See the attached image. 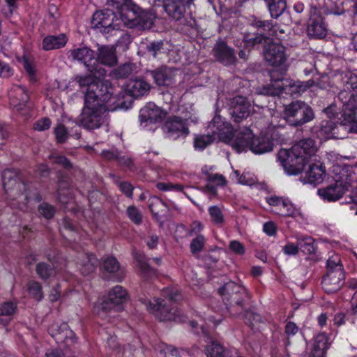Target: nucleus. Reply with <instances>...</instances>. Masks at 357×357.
Returning a JSON list of instances; mask_svg holds the SVG:
<instances>
[{"label": "nucleus", "mask_w": 357, "mask_h": 357, "mask_svg": "<svg viewBox=\"0 0 357 357\" xmlns=\"http://www.w3.org/2000/svg\"><path fill=\"white\" fill-rule=\"evenodd\" d=\"M314 132L321 140L332 138L342 139L344 137V134L348 132L341 127V122L339 126H337L331 120H323L318 126H314Z\"/></svg>", "instance_id": "nucleus-17"}, {"label": "nucleus", "mask_w": 357, "mask_h": 357, "mask_svg": "<svg viewBox=\"0 0 357 357\" xmlns=\"http://www.w3.org/2000/svg\"><path fill=\"white\" fill-rule=\"evenodd\" d=\"M277 213L282 215L296 218L302 216V213L299 208L296 207L288 199H284V205L281 204L278 209Z\"/></svg>", "instance_id": "nucleus-37"}, {"label": "nucleus", "mask_w": 357, "mask_h": 357, "mask_svg": "<svg viewBox=\"0 0 357 357\" xmlns=\"http://www.w3.org/2000/svg\"><path fill=\"white\" fill-rule=\"evenodd\" d=\"M212 54L215 60L225 66L235 65L237 61L234 49L222 40L216 42L212 50Z\"/></svg>", "instance_id": "nucleus-19"}, {"label": "nucleus", "mask_w": 357, "mask_h": 357, "mask_svg": "<svg viewBox=\"0 0 357 357\" xmlns=\"http://www.w3.org/2000/svg\"><path fill=\"white\" fill-rule=\"evenodd\" d=\"M163 47L164 43L162 40L153 41L146 45V50L147 53L156 58L161 53Z\"/></svg>", "instance_id": "nucleus-50"}, {"label": "nucleus", "mask_w": 357, "mask_h": 357, "mask_svg": "<svg viewBox=\"0 0 357 357\" xmlns=\"http://www.w3.org/2000/svg\"><path fill=\"white\" fill-rule=\"evenodd\" d=\"M238 183L242 185H253L257 183L256 176L250 172H244L238 178Z\"/></svg>", "instance_id": "nucleus-55"}, {"label": "nucleus", "mask_w": 357, "mask_h": 357, "mask_svg": "<svg viewBox=\"0 0 357 357\" xmlns=\"http://www.w3.org/2000/svg\"><path fill=\"white\" fill-rule=\"evenodd\" d=\"M156 14L152 9H143L132 0L126 3V10L121 11L120 20L128 28H137L141 30L152 27Z\"/></svg>", "instance_id": "nucleus-3"}, {"label": "nucleus", "mask_w": 357, "mask_h": 357, "mask_svg": "<svg viewBox=\"0 0 357 357\" xmlns=\"http://www.w3.org/2000/svg\"><path fill=\"white\" fill-rule=\"evenodd\" d=\"M272 141L266 137H254L251 140L248 149L256 154H263L273 150Z\"/></svg>", "instance_id": "nucleus-30"}, {"label": "nucleus", "mask_w": 357, "mask_h": 357, "mask_svg": "<svg viewBox=\"0 0 357 357\" xmlns=\"http://www.w3.org/2000/svg\"><path fill=\"white\" fill-rule=\"evenodd\" d=\"M271 89H287L288 88H296V89H307L315 86L313 79H309L305 82L295 81L290 78L281 77L273 79V75H271ZM262 89H271L269 87L264 86Z\"/></svg>", "instance_id": "nucleus-23"}, {"label": "nucleus", "mask_w": 357, "mask_h": 357, "mask_svg": "<svg viewBox=\"0 0 357 357\" xmlns=\"http://www.w3.org/2000/svg\"><path fill=\"white\" fill-rule=\"evenodd\" d=\"M251 25L255 28L264 31H272L274 24L272 20H262L257 17H254L252 20Z\"/></svg>", "instance_id": "nucleus-46"}, {"label": "nucleus", "mask_w": 357, "mask_h": 357, "mask_svg": "<svg viewBox=\"0 0 357 357\" xmlns=\"http://www.w3.org/2000/svg\"><path fill=\"white\" fill-rule=\"evenodd\" d=\"M17 305L13 302H5L0 305V325L8 324L15 313Z\"/></svg>", "instance_id": "nucleus-33"}, {"label": "nucleus", "mask_w": 357, "mask_h": 357, "mask_svg": "<svg viewBox=\"0 0 357 357\" xmlns=\"http://www.w3.org/2000/svg\"><path fill=\"white\" fill-rule=\"evenodd\" d=\"M21 96L22 98L21 101L18 102L16 98H13L10 100L11 105L16 108L17 111H22L24 109V107L26 105L29 98V95L26 91L21 93Z\"/></svg>", "instance_id": "nucleus-57"}, {"label": "nucleus", "mask_w": 357, "mask_h": 357, "mask_svg": "<svg viewBox=\"0 0 357 357\" xmlns=\"http://www.w3.org/2000/svg\"><path fill=\"white\" fill-rule=\"evenodd\" d=\"M338 98L342 102V113L339 119L341 127L349 132L357 133V91H340Z\"/></svg>", "instance_id": "nucleus-4"}, {"label": "nucleus", "mask_w": 357, "mask_h": 357, "mask_svg": "<svg viewBox=\"0 0 357 357\" xmlns=\"http://www.w3.org/2000/svg\"><path fill=\"white\" fill-rule=\"evenodd\" d=\"M205 237L202 235H197L190 243V250L193 254L198 253L203 250L205 243Z\"/></svg>", "instance_id": "nucleus-51"}, {"label": "nucleus", "mask_w": 357, "mask_h": 357, "mask_svg": "<svg viewBox=\"0 0 357 357\" xmlns=\"http://www.w3.org/2000/svg\"><path fill=\"white\" fill-rule=\"evenodd\" d=\"M193 0H167V8L172 15L176 16L180 13H185V6Z\"/></svg>", "instance_id": "nucleus-35"}, {"label": "nucleus", "mask_w": 357, "mask_h": 357, "mask_svg": "<svg viewBox=\"0 0 357 357\" xmlns=\"http://www.w3.org/2000/svg\"><path fill=\"white\" fill-rule=\"evenodd\" d=\"M344 274L340 268L335 272H327L322 280L324 291L328 294L337 291L343 285Z\"/></svg>", "instance_id": "nucleus-24"}, {"label": "nucleus", "mask_w": 357, "mask_h": 357, "mask_svg": "<svg viewBox=\"0 0 357 357\" xmlns=\"http://www.w3.org/2000/svg\"><path fill=\"white\" fill-rule=\"evenodd\" d=\"M56 138L58 142H64L68 137V132L63 126H59L54 130Z\"/></svg>", "instance_id": "nucleus-64"}, {"label": "nucleus", "mask_w": 357, "mask_h": 357, "mask_svg": "<svg viewBox=\"0 0 357 357\" xmlns=\"http://www.w3.org/2000/svg\"><path fill=\"white\" fill-rule=\"evenodd\" d=\"M164 301L160 298H155L153 301H148L144 302L147 310L154 314V316L160 321H176L177 309L169 307L163 303Z\"/></svg>", "instance_id": "nucleus-16"}, {"label": "nucleus", "mask_w": 357, "mask_h": 357, "mask_svg": "<svg viewBox=\"0 0 357 357\" xmlns=\"http://www.w3.org/2000/svg\"><path fill=\"white\" fill-rule=\"evenodd\" d=\"M167 112L153 102H149L139 111V121L141 128L149 130L151 126H158L167 117Z\"/></svg>", "instance_id": "nucleus-12"}, {"label": "nucleus", "mask_w": 357, "mask_h": 357, "mask_svg": "<svg viewBox=\"0 0 357 357\" xmlns=\"http://www.w3.org/2000/svg\"><path fill=\"white\" fill-rule=\"evenodd\" d=\"M96 60L94 66L98 68L105 69L102 66L113 67L117 64V56L116 47L114 45H102L98 44V48L96 53Z\"/></svg>", "instance_id": "nucleus-21"}, {"label": "nucleus", "mask_w": 357, "mask_h": 357, "mask_svg": "<svg viewBox=\"0 0 357 357\" xmlns=\"http://www.w3.org/2000/svg\"><path fill=\"white\" fill-rule=\"evenodd\" d=\"M231 114L235 121L248 116L250 114V105L243 96H236L231 101Z\"/></svg>", "instance_id": "nucleus-26"}, {"label": "nucleus", "mask_w": 357, "mask_h": 357, "mask_svg": "<svg viewBox=\"0 0 357 357\" xmlns=\"http://www.w3.org/2000/svg\"><path fill=\"white\" fill-rule=\"evenodd\" d=\"M325 176V169L321 165H310L305 173L303 181L305 183L317 184L322 182Z\"/></svg>", "instance_id": "nucleus-31"}, {"label": "nucleus", "mask_w": 357, "mask_h": 357, "mask_svg": "<svg viewBox=\"0 0 357 357\" xmlns=\"http://www.w3.org/2000/svg\"><path fill=\"white\" fill-rule=\"evenodd\" d=\"M135 259L138 263V266L139 267L141 271L144 274H148L152 272V270L150 268L149 264L146 263L145 257L141 255L135 253L134 255Z\"/></svg>", "instance_id": "nucleus-58"}, {"label": "nucleus", "mask_w": 357, "mask_h": 357, "mask_svg": "<svg viewBox=\"0 0 357 357\" xmlns=\"http://www.w3.org/2000/svg\"><path fill=\"white\" fill-rule=\"evenodd\" d=\"M2 176L4 190L9 197L13 199L28 201L26 185L15 171L6 169Z\"/></svg>", "instance_id": "nucleus-11"}, {"label": "nucleus", "mask_w": 357, "mask_h": 357, "mask_svg": "<svg viewBox=\"0 0 357 357\" xmlns=\"http://www.w3.org/2000/svg\"><path fill=\"white\" fill-rule=\"evenodd\" d=\"M229 248L231 252L238 255H243L245 252V246L238 241H230Z\"/></svg>", "instance_id": "nucleus-62"}, {"label": "nucleus", "mask_w": 357, "mask_h": 357, "mask_svg": "<svg viewBox=\"0 0 357 357\" xmlns=\"http://www.w3.org/2000/svg\"><path fill=\"white\" fill-rule=\"evenodd\" d=\"M135 67V64L133 63H125L117 68L112 70L109 75L115 79H124L133 72Z\"/></svg>", "instance_id": "nucleus-36"}, {"label": "nucleus", "mask_w": 357, "mask_h": 357, "mask_svg": "<svg viewBox=\"0 0 357 357\" xmlns=\"http://www.w3.org/2000/svg\"><path fill=\"white\" fill-rule=\"evenodd\" d=\"M205 353L208 357H227V353L223 347L216 342H213L208 345L206 347Z\"/></svg>", "instance_id": "nucleus-41"}, {"label": "nucleus", "mask_w": 357, "mask_h": 357, "mask_svg": "<svg viewBox=\"0 0 357 357\" xmlns=\"http://www.w3.org/2000/svg\"><path fill=\"white\" fill-rule=\"evenodd\" d=\"M208 213L210 215L211 221L217 225H222L224 222L225 218L222 210L217 206H210L208 208Z\"/></svg>", "instance_id": "nucleus-45"}, {"label": "nucleus", "mask_w": 357, "mask_h": 357, "mask_svg": "<svg viewBox=\"0 0 357 357\" xmlns=\"http://www.w3.org/2000/svg\"><path fill=\"white\" fill-rule=\"evenodd\" d=\"M158 357H179L176 349L169 345H162L158 353Z\"/></svg>", "instance_id": "nucleus-54"}, {"label": "nucleus", "mask_w": 357, "mask_h": 357, "mask_svg": "<svg viewBox=\"0 0 357 357\" xmlns=\"http://www.w3.org/2000/svg\"><path fill=\"white\" fill-rule=\"evenodd\" d=\"M253 138L252 131L247 128H241L234 131L229 144L238 153L246 151Z\"/></svg>", "instance_id": "nucleus-22"}, {"label": "nucleus", "mask_w": 357, "mask_h": 357, "mask_svg": "<svg viewBox=\"0 0 357 357\" xmlns=\"http://www.w3.org/2000/svg\"><path fill=\"white\" fill-rule=\"evenodd\" d=\"M283 115L287 122L294 126H302L314 119L311 107L302 101H296L287 105Z\"/></svg>", "instance_id": "nucleus-10"}, {"label": "nucleus", "mask_w": 357, "mask_h": 357, "mask_svg": "<svg viewBox=\"0 0 357 357\" xmlns=\"http://www.w3.org/2000/svg\"><path fill=\"white\" fill-rule=\"evenodd\" d=\"M324 13L326 15H342L345 13L342 0H327L324 6Z\"/></svg>", "instance_id": "nucleus-34"}, {"label": "nucleus", "mask_w": 357, "mask_h": 357, "mask_svg": "<svg viewBox=\"0 0 357 357\" xmlns=\"http://www.w3.org/2000/svg\"><path fill=\"white\" fill-rule=\"evenodd\" d=\"M23 67L28 74L29 81L32 83L37 82V77L36 76L35 66L31 63L27 58H24L23 60Z\"/></svg>", "instance_id": "nucleus-52"}, {"label": "nucleus", "mask_w": 357, "mask_h": 357, "mask_svg": "<svg viewBox=\"0 0 357 357\" xmlns=\"http://www.w3.org/2000/svg\"><path fill=\"white\" fill-rule=\"evenodd\" d=\"M264 59L268 66L278 68L281 72L287 70L286 47L280 43H268L264 50Z\"/></svg>", "instance_id": "nucleus-13"}, {"label": "nucleus", "mask_w": 357, "mask_h": 357, "mask_svg": "<svg viewBox=\"0 0 357 357\" xmlns=\"http://www.w3.org/2000/svg\"><path fill=\"white\" fill-rule=\"evenodd\" d=\"M146 1H147L148 3L152 6H162L164 7L165 12L167 13V14L168 15V16L169 17H171L172 19H173L176 21L181 22V23L183 22V20L184 18L185 13H180V15H177L176 16L172 15V13L168 12L167 8V0H146Z\"/></svg>", "instance_id": "nucleus-43"}, {"label": "nucleus", "mask_w": 357, "mask_h": 357, "mask_svg": "<svg viewBox=\"0 0 357 357\" xmlns=\"http://www.w3.org/2000/svg\"><path fill=\"white\" fill-rule=\"evenodd\" d=\"M77 266L83 275L93 273L98 265V259L93 254H81L77 259Z\"/></svg>", "instance_id": "nucleus-27"}, {"label": "nucleus", "mask_w": 357, "mask_h": 357, "mask_svg": "<svg viewBox=\"0 0 357 357\" xmlns=\"http://www.w3.org/2000/svg\"><path fill=\"white\" fill-rule=\"evenodd\" d=\"M148 76H151L159 87L169 86L174 80L173 69L166 66H161L154 70H146L143 77L132 80L131 89H151V84L147 81Z\"/></svg>", "instance_id": "nucleus-6"}, {"label": "nucleus", "mask_w": 357, "mask_h": 357, "mask_svg": "<svg viewBox=\"0 0 357 357\" xmlns=\"http://www.w3.org/2000/svg\"><path fill=\"white\" fill-rule=\"evenodd\" d=\"M127 213L129 218L135 224L139 225L142 222V215L138 209L133 206H129L127 208Z\"/></svg>", "instance_id": "nucleus-59"}, {"label": "nucleus", "mask_w": 357, "mask_h": 357, "mask_svg": "<svg viewBox=\"0 0 357 357\" xmlns=\"http://www.w3.org/2000/svg\"><path fill=\"white\" fill-rule=\"evenodd\" d=\"M333 183L325 188H319L317 191L318 195L324 200L334 202L340 199L351 181V178L347 174V170L344 168L340 169L333 177Z\"/></svg>", "instance_id": "nucleus-8"}, {"label": "nucleus", "mask_w": 357, "mask_h": 357, "mask_svg": "<svg viewBox=\"0 0 357 357\" xmlns=\"http://www.w3.org/2000/svg\"><path fill=\"white\" fill-rule=\"evenodd\" d=\"M51 336L59 344V350L54 354L55 357H72L69 348L76 342L74 332L66 323L53 324L49 328Z\"/></svg>", "instance_id": "nucleus-7"}, {"label": "nucleus", "mask_w": 357, "mask_h": 357, "mask_svg": "<svg viewBox=\"0 0 357 357\" xmlns=\"http://www.w3.org/2000/svg\"><path fill=\"white\" fill-rule=\"evenodd\" d=\"M102 268L109 273H123L119 261L113 257H107L103 260Z\"/></svg>", "instance_id": "nucleus-40"}, {"label": "nucleus", "mask_w": 357, "mask_h": 357, "mask_svg": "<svg viewBox=\"0 0 357 357\" xmlns=\"http://www.w3.org/2000/svg\"><path fill=\"white\" fill-rule=\"evenodd\" d=\"M36 272L42 279H47L55 275V270L50 266L40 263L36 266Z\"/></svg>", "instance_id": "nucleus-48"}, {"label": "nucleus", "mask_w": 357, "mask_h": 357, "mask_svg": "<svg viewBox=\"0 0 357 357\" xmlns=\"http://www.w3.org/2000/svg\"><path fill=\"white\" fill-rule=\"evenodd\" d=\"M29 294L36 301H40L43 298L42 287L39 282L31 281L27 284Z\"/></svg>", "instance_id": "nucleus-44"}, {"label": "nucleus", "mask_w": 357, "mask_h": 357, "mask_svg": "<svg viewBox=\"0 0 357 357\" xmlns=\"http://www.w3.org/2000/svg\"><path fill=\"white\" fill-rule=\"evenodd\" d=\"M266 5L271 17L275 19L282 15L287 8L285 0H276Z\"/></svg>", "instance_id": "nucleus-38"}, {"label": "nucleus", "mask_w": 357, "mask_h": 357, "mask_svg": "<svg viewBox=\"0 0 357 357\" xmlns=\"http://www.w3.org/2000/svg\"><path fill=\"white\" fill-rule=\"evenodd\" d=\"M344 89H357V75L347 72L342 77Z\"/></svg>", "instance_id": "nucleus-47"}, {"label": "nucleus", "mask_w": 357, "mask_h": 357, "mask_svg": "<svg viewBox=\"0 0 357 357\" xmlns=\"http://www.w3.org/2000/svg\"><path fill=\"white\" fill-rule=\"evenodd\" d=\"M328 348V340L324 333L316 336L311 356L310 357H324L326 350Z\"/></svg>", "instance_id": "nucleus-32"}, {"label": "nucleus", "mask_w": 357, "mask_h": 357, "mask_svg": "<svg viewBox=\"0 0 357 357\" xmlns=\"http://www.w3.org/2000/svg\"><path fill=\"white\" fill-rule=\"evenodd\" d=\"M306 31L310 38L314 39H322L327 34V29L324 18L317 6H310Z\"/></svg>", "instance_id": "nucleus-14"}, {"label": "nucleus", "mask_w": 357, "mask_h": 357, "mask_svg": "<svg viewBox=\"0 0 357 357\" xmlns=\"http://www.w3.org/2000/svg\"><path fill=\"white\" fill-rule=\"evenodd\" d=\"M68 56L72 57L74 60L82 63L86 68L87 70L92 74H97L99 77H105L107 71L105 69L98 68L94 66L96 60L95 59L94 52L87 47H82L70 50L68 51Z\"/></svg>", "instance_id": "nucleus-15"}, {"label": "nucleus", "mask_w": 357, "mask_h": 357, "mask_svg": "<svg viewBox=\"0 0 357 357\" xmlns=\"http://www.w3.org/2000/svg\"><path fill=\"white\" fill-rule=\"evenodd\" d=\"M128 298V294L123 287L115 286L109 291L107 298L95 305V312L101 318L107 319L109 314L121 310Z\"/></svg>", "instance_id": "nucleus-5"}, {"label": "nucleus", "mask_w": 357, "mask_h": 357, "mask_svg": "<svg viewBox=\"0 0 357 357\" xmlns=\"http://www.w3.org/2000/svg\"><path fill=\"white\" fill-rule=\"evenodd\" d=\"M164 129L172 139L185 137L189 132L185 122L176 116L169 118L165 123Z\"/></svg>", "instance_id": "nucleus-25"}, {"label": "nucleus", "mask_w": 357, "mask_h": 357, "mask_svg": "<svg viewBox=\"0 0 357 357\" xmlns=\"http://www.w3.org/2000/svg\"><path fill=\"white\" fill-rule=\"evenodd\" d=\"M38 212L46 219H50L54 216L55 209L52 206L43 203L38 206Z\"/></svg>", "instance_id": "nucleus-56"}, {"label": "nucleus", "mask_w": 357, "mask_h": 357, "mask_svg": "<svg viewBox=\"0 0 357 357\" xmlns=\"http://www.w3.org/2000/svg\"><path fill=\"white\" fill-rule=\"evenodd\" d=\"M68 42L66 36L61 33L56 36L50 35L45 37L42 42V48L45 51H50L63 47Z\"/></svg>", "instance_id": "nucleus-29"}, {"label": "nucleus", "mask_w": 357, "mask_h": 357, "mask_svg": "<svg viewBox=\"0 0 357 357\" xmlns=\"http://www.w3.org/2000/svg\"><path fill=\"white\" fill-rule=\"evenodd\" d=\"M207 130L214 136V139L218 138L220 140L229 143L233 136L234 131L230 123L224 121L220 116H215L209 123Z\"/></svg>", "instance_id": "nucleus-18"}, {"label": "nucleus", "mask_w": 357, "mask_h": 357, "mask_svg": "<svg viewBox=\"0 0 357 357\" xmlns=\"http://www.w3.org/2000/svg\"><path fill=\"white\" fill-rule=\"evenodd\" d=\"M146 95L147 91H86L78 123L88 130L98 128L107 121L109 112L128 109L135 99Z\"/></svg>", "instance_id": "nucleus-1"}, {"label": "nucleus", "mask_w": 357, "mask_h": 357, "mask_svg": "<svg viewBox=\"0 0 357 357\" xmlns=\"http://www.w3.org/2000/svg\"><path fill=\"white\" fill-rule=\"evenodd\" d=\"M220 294L224 296V300L229 301L231 307L233 305L242 307V303L245 296V289L234 282L226 283L219 289Z\"/></svg>", "instance_id": "nucleus-20"}, {"label": "nucleus", "mask_w": 357, "mask_h": 357, "mask_svg": "<svg viewBox=\"0 0 357 357\" xmlns=\"http://www.w3.org/2000/svg\"><path fill=\"white\" fill-rule=\"evenodd\" d=\"M119 20L116 17L114 12L109 9L96 11L91 18V28L105 35L107 38L109 36L116 35L120 27L116 22Z\"/></svg>", "instance_id": "nucleus-9"}, {"label": "nucleus", "mask_w": 357, "mask_h": 357, "mask_svg": "<svg viewBox=\"0 0 357 357\" xmlns=\"http://www.w3.org/2000/svg\"><path fill=\"white\" fill-rule=\"evenodd\" d=\"M260 321L261 317L259 314L253 313L252 312H246L245 321L252 328L257 327L258 324L260 322Z\"/></svg>", "instance_id": "nucleus-60"}, {"label": "nucleus", "mask_w": 357, "mask_h": 357, "mask_svg": "<svg viewBox=\"0 0 357 357\" xmlns=\"http://www.w3.org/2000/svg\"><path fill=\"white\" fill-rule=\"evenodd\" d=\"M131 41L132 38L129 33H122L120 38L118 39L116 45L121 47L124 50L128 48Z\"/></svg>", "instance_id": "nucleus-61"}, {"label": "nucleus", "mask_w": 357, "mask_h": 357, "mask_svg": "<svg viewBox=\"0 0 357 357\" xmlns=\"http://www.w3.org/2000/svg\"><path fill=\"white\" fill-rule=\"evenodd\" d=\"M298 245L305 254H312L314 251V240L310 236H302L297 238Z\"/></svg>", "instance_id": "nucleus-42"}, {"label": "nucleus", "mask_w": 357, "mask_h": 357, "mask_svg": "<svg viewBox=\"0 0 357 357\" xmlns=\"http://www.w3.org/2000/svg\"><path fill=\"white\" fill-rule=\"evenodd\" d=\"M327 272H335L338 268L343 271L342 266L340 264V258L338 255L332 254L327 260Z\"/></svg>", "instance_id": "nucleus-49"}, {"label": "nucleus", "mask_w": 357, "mask_h": 357, "mask_svg": "<svg viewBox=\"0 0 357 357\" xmlns=\"http://www.w3.org/2000/svg\"><path fill=\"white\" fill-rule=\"evenodd\" d=\"M316 151L314 141L306 139L299 141L290 149L280 150L278 157L289 174H297L303 169L308 159L315 154Z\"/></svg>", "instance_id": "nucleus-2"}, {"label": "nucleus", "mask_w": 357, "mask_h": 357, "mask_svg": "<svg viewBox=\"0 0 357 357\" xmlns=\"http://www.w3.org/2000/svg\"><path fill=\"white\" fill-rule=\"evenodd\" d=\"M214 136L208 131L207 135H197L194 139V147L196 150L202 151L214 141Z\"/></svg>", "instance_id": "nucleus-39"}, {"label": "nucleus", "mask_w": 357, "mask_h": 357, "mask_svg": "<svg viewBox=\"0 0 357 357\" xmlns=\"http://www.w3.org/2000/svg\"><path fill=\"white\" fill-rule=\"evenodd\" d=\"M163 296L170 301H177L181 298V295L177 289H166L163 291Z\"/></svg>", "instance_id": "nucleus-63"}, {"label": "nucleus", "mask_w": 357, "mask_h": 357, "mask_svg": "<svg viewBox=\"0 0 357 357\" xmlns=\"http://www.w3.org/2000/svg\"><path fill=\"white\" fill-rule=\"evenodd\" d=\"M269 38L261 33H257L255 36H247L245 42L251 46H255L259 44L266 43Z\"/></svg>", "instance_id": "nucleus-53"}, {"label": "nucleus", "mask_w": 357, "mask_h": 357, "mask_svg": "<svg viewBox=\"0 0 357 357\" xmlns=\"http://www.w3.org/2000/svg\"><path fill=\"white\" fill-rule=\"evenodd\" d=\"M97 74H93L86 76H77L74 79L69 82L67 88L68 87H76L79 88H87L90 86H96L98 88L100 86V78Z\"/></svg>", "instance_id": "nucleus-28"}]
</instances>
